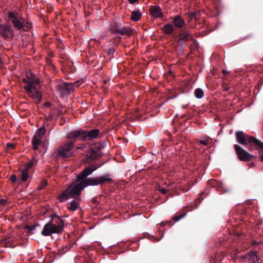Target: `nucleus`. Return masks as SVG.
Wrapping results in <instances>:
<instances>
[{
  "instance_id": "cd10ccee",
  "label": "nucleus",
  "mask_w": 263,
  "mask_h": 263,
  "mask_svg": "<svg viewBox=\"0 0 263 263\" xmlns=\"http://www.w3.org/2000/svg\"><path fill=\"white\" fill-rule=\"evenodd\" d=\"M203 91L200 88H196L194 91L195 96L198 98L200 99L203 96Z\"/></svg>"
},
{
  "instance_id": "864d4df0",
  "label": "nucleus",
  "mask_w": 263,
  "mask_h": 263,
  "mask_svg": "<svg viewBox=\"0 0 263 263\" xmlns=\"http://www.w3.org/2000/svg\"><path fill=\"white\" fill-rule=\"evenodd\" d=\"M250 165L251 166H254V164L253 162L251 163L250 164Z\"/></svg>"
},
{
  "instance_id": "603ef678",
  "label": "nucleus",
  "mask_w": 263,
  "mask_h": 263,
  "mask_svg": "<svg viewBox=\"0 0 263 263\" xmlns=\"http://www.w3.org/2000/svg\"><path fill=\"white\" fill-rule=\"evenodd\" d=\"M222 72L225 74L227 73V71L226 70H222Z\"/></svg>"
},
{
  "instance_id": "423d86ee",
  "label": "nucleus",
  "mask_w": 263,
  "mask_h": 263,
  "mask_svg": "<svg viewBox=\"0 0 263 263\" xmlns=\"http://www.w3.org/2000/svg\"><path fill=\"white\" fill-rule=\"evenodd\" d=\"M189 41L192 42L195 46L198 44L197 41L193 38L192 33L189 30L186 29L181 30L178 34L177 41L178 44L182 47H184Z\"/></svg>"
},
{
  "instance_id": "c85d7f7f",
  "label": "nucleus",
  "mask_w": 263,
  "mask_h": 263,
  "mask_svg": "<svg viewBox=\"0 0 263 263\" xmlns=\"http://www.w3.org/2000/svg\"><path fill=\"white\" fill-rule=\"evenodd\" d=\"M36 162V161L34 158L31 159V160L29 163L25 165L23 169L26 170L29 172V169L34 166Z\"/></svg>"
},
{
  "instance_id": "6ab92c4d",
  "label": "nucleus",
  "mask_w": 263,
  "mask_h": 263,
  "mask_svg": "<svg viewBox=\"0 0 263 263\" xmlns=\"http://www.w3.org/2000/svg\"><path fill=\"white\" fill-rule=\"evenodd\" d=\"M187 17L189 18V23L192 21V20H194L195 22L198 21L199 18L201 16V12L199 10H196L194 12H189L186 13Z\"/></svg>"
},
{
  "instance_id": "5fc2aeb1",
  "label": "nucleus",
  "mask_w": 263,
  "mask_h": 263,
  "mask_svg": "<svg viewBox=\"0 0 263 263\" xmlns=\"http://www.w3.org/2000/svg\"><path fill=\"white\" fill-rule=\"evenodd\" d=\"M200 199H203V198H202V197H201V196H200V197L199 198H198L197 200H199Z\"/></svg>"
},
{
  "instance_id": "79ce46f5",
  "label": "nucleus",
  "mask_w": 263,
  "mask_h": 263,
  "mask_svg": "<svg viewBox=\"0 0 263 263\" xmlns=\"http://www.w3.org/2000/svg\"><path fill=\"white\" fill-rule=\"evenodd\" d=\"M103 147V145L102 144H99L98 145H97L94 149L96 151V152H100Z\"/></svg>"
},
{
  "instance_id": "aec40b11",
  "label": "nucleus",
  "mask_w": 263,
  "mask_h": 263,
  "mask_svg": "<svg viewBox=\"0 0 263 263\" xmlns=\"http://www.w3.org/2000/svg\"><path fill=\"white\" fill-rule=\"evenodd\" d=\"M173 24L176 27L181 29L185 25V23L184 20L180 15H178L174 17Z\"/></svg>"
},
{
  "instance_id": "3c124183",
  "label": "nucleus",
  "mask_w": 263,
  "mask_h": 263,
  "mask_svg": "<svg viewBox=\"0 0 263 263\" xmlns=\"http://www.w3.org/2000/svg\"><path fill=\"white\" fill-rule=\"evenodd\" d=\"M261 243H262V241H259V242H255V241H254V242H253V245H259V244Z\"/></svg>"
},
{
  "instance_id": "1a4fd4ad",
  "label": "nucleus",
  "mask_w": 263,
  "mask_h": 263,
  "mask_svg": "<svg viewBox=\"0 0 263 263\" xmlns=\"http://www.w3.org/2000/svg\"><path fill=\"white\" fill-rule=\"evenodd\" d=\"M75 141L71 140L63 145L60 146L57 151V155L55 157L62 158H66L69 157V152L73 148Z\"/></svg>"
},
{
  "instance_id": "a878e982",
  "label": "nucleus",
  "mask_w": 263,
  "mask_h": 263,
  "mask_svg": "<svg viewBox=\"0 0 263 263\" xmlns=\"http://www.w3.org/2000/svg\"><path fill=\"white\" fill-rule=\"evenodd\" d=\"M42 141L41 139L36 138L35 137H33L32 140V148L34 150H37L38 149V146L42 144Z\"/></svg>"
},
{
  "instance_id": "ea45409f",
  "label": "nucleus",
  "mask_w": 263,
  "mask_h": 263,
  "mask_svg": "<svg viewBox=\"0 0 263 263\" xmlns=\"http://www.w3.org/2000/svg\"><path fill=\"white\" fill-rule=\"evenodd\" d=\"M10 180L13 183H14L16 181L18 182V179L17 178V176H16V175L15 174H13L11 176Z\"/></svg>"
},
{
  "instance_id": "a211bd4d",
  "label": "nucleus",
  "mask_w": 263,
  "mask_h": 263,
  "mask_svg": "<svg viewBox=\"0 0 263 263\" xmlns=\"http://www.w3.org/2000/svg\"><path fill=\"white\" fill-rule=\"evenodd\" d=\"M242 257L244 259H247L252 263H256L259 260L257 256V252L256 251H250L247 254H246Z\"/></svg>"
},
{
  "instance_id": "39448f33",
  "label": "nucleus",
  "mask_w": 263,
  "mask_h": 263,
  "mask_svg": "<svg viewBox=\"0 0 263 263\" xmlns=\"http://www.w3.org/2000/svg\"><path fill=\"white\" fill-rule=\"evenodd\" d=\"M9 21L15 29L21 31H28L31 28L30 23L17 11H10L8 13Z\"/></svg>"
},
{
  "instance_id": "bb28decb",
  "label": "nucleus",
  "mask_w": 263,
  "mask_h": 263,
  "mask_svg": "<svg viewBox=\"0 0 263 263\" xmlns=\"http://www.w3.org/2000/svg\"><path fill=\"white\" fill-rule=\"evenodd\" d=\"M46 131V129L45 127H41L36 130L34 135V137L41 139L43 136L45 134Z\"/></svg>"
},
{
  "instance_id": "2f4dec72",
  "label": "nucleus",
  "mask_w": 263,
  "mask_h": 263,
  "mask_svg": "<svg viewBox=\"0 0 263 263\" xmlns=\"http://www.w3.org/2000/svg\"><path fill=\"white\" fill-rule=\"evenodd\" d=\"M72 245H71L70 243L66 244L63 246L60 251H62V254L65 253L68 250H69L72 247Z\"/></svg>"
},
{
  "instance_id": "c03bdc74",
  "label": "nucleus",
  "mask_w": 263,
  "mask_h": 263,
  "mask_svg": "<svg viewBox=\"0 0 263 263\" xmlns=\"http://www.w3.org/2000/svg\"><path fill=\"white\" fill-rule=\"evenodd\" d=\"M161 223L162 226H165L167 224L170 226H172V224H174V222H172V221H166L165 222H162Z\"/></svg>"
},
{
  "instance_id": "4468645a",
  "label": "nucleus",
  "mask_w": 263,
  "mask_h": 263,
  "mask_svg": "<svg viewBox=\"0 0 263 263\" xmlns=\"http://www.w3.org/2000/svg\"><path fill=\"white\" fill-rule=\"evenodd\" d=\"M150 14L154 17L161 18L163 16L162 10L160 6L157 5H152L149 8Z\"/></svg>"
},
{
  "instance_id": "e433bc0d",
  "label": "nucleus",
  "mask_w": 263,
  "mask_h": 263,
  "mask_svg": "<svg viewBox=\"0 0 263 263\" xmlns=\"http://www.w3.org/2000/svg\"><path fill=\"white\" fill-rule=\"evenodd\" d=\"M16 145L13 143H8L7 144V151L8 149H13L15 148Z\"/></svg>"
},
{
  "instance_id": "ddd939ff",
  "label": "nucleus",
  "mask_w": 263,
  "mask_h": 263,
  "mask_svg": "<svg viewBox=\"0 0 263 263\" xmlns=\"http://www.w3.org/2000/svg\"><path fill=\"white\" fill-rule=\"evenodd\" d=\"M39 85H36L35 89H31V92H27L28 96L33 99L36 104H39L42 100V94L39 90Z\"/></svg>"
},
{
  "instance_id": "7c9ffc66",
  "label": "nucleus",
  "mask_w": 263,
  "mask_h": 263,
  "mask_svg": "<svg viewBox=\"0 0 263 263\" xmlns=\"http://www.w3.org/2000/svg\"><path fill=\"white\" fill-rule=\"evenodd\" d=\"M219 183L220 182H218L215 180H210L208 182V184L209 186L213 188H216L218 184H219Z\"/></svg>"
},
{
  "instance_id": "09e8293b",
  "label": "nucleus",
  "mask_w": 263,
  "mask_h": 263,
  "mask_svg": "<svg viewBox=\"0 0 263 263\" xmlns=\"http://www.w3.org/2000/svg\"><path fill=\"white\" fill-rule=\"evenodd\" d=\"M128 2L130 4H134V3H135L136 2H138L139 0H128Z\"/></svg>"
},
{
  "instance_id": "393cba45",
  "label": "nucleus",
  "mask_w": 263,
  "mask_h": 263,
  "mask_svg": "<svg viewBox=\"0 0 263 263\" xmlns=\"http://www.w3.org/2000/svg\"><path fill=\"white\" fill-rule=\"evenodd\" d=\"M132 33V30L130 29L128 27H120V29L119 30V31L118 32V34L124 35H130V34Z\"/></svg>"
},
{
  "instance_id": "f3484780",
  "label": "nucleus",
  "mask_w": 263,
  "mask_h": 263,
  "mask_svg": "<svg viewBox=\"0 0 263 263\" xmlns=\"http://www.w3.org/2000/svg\"><path fill=\"white\" fill-rule=\"evenodd\" d=\"M110 174H106L97 177L98 185L110 184L113 180L110 177Z\"/></svg>"
},
{
  "instance_id": "c9c22d12",
  "label": "nucleus",
  "mask_w": 263,
  "mask_h": 263,
  "mask_svg": "<svg viewBox=\"0 0 263 263\" xmlns=\"http://www.w3.org/2000/svg\"><path fill=\"white\" fill-rule=\"evenodd\" d=\"M184 216V214H180L179 215L175 216L173 218L172 220H173L174 222H177L180 219L183 218Z\"/></svg>"
},
{
  "instance_id": "f8f14e48",
  "label": "nucleus",
  "mask_w": 263,
  "mask_h": 263,
  "mask_svg": "<svg viewBox=\"0 0 263 263\" xmlns=\"http://www.w3.org/2000/svg\"><path fill=\"white\" fill-rule=\"evenodd\" d=\"M102 164L97 162L91 164L88 166L86 167L80 173V179H84L89 175H91L98 168L101 166Z\"/></svg>"
},
{
  "instance_id": "b1692460",
  "label": "nucleus",
  "mask_w": 263,
  "mask_h": 263,
  "mask_svg": "<svg viewBox=\"0 0 263 263\" xmlns=\"http://www.w3.org/2000/svg\"><path fill=\"white\" fill-rule=\"evenodd\" d=\"M142 13L139 10L132 12L130 18L133 21L136 22L140 20L141 18Z\"/></svg>"
},
{
  "instance_id": "9b49d317",
  "label": "nucleus",
  "mask_w": 263,
  "mask_h": 263,
  "mask_svg": "<svg viewBox=\"0 0 263 263\" xmlns=\"http://www.w3.org/2000/svg\"><path fill=\"white\" fill-rule=\"evenodd\" d=\"M0 35L8 41H10L14 35V30L9 25L0 24Z\"/></svg>"
},
{
  "instance_id": "4be33fe9",
  "label": "nucleus",
  "mask_w": 263,
  "mask_h": 263,
  "mask_svg": "<svg viewBox=\"0 0 263 263\" xmlns=\"http://www.w3.org/2000/svg\"><path fill=\"white\" fill-rule=\"evenodd\" d=\"M74 199L72 200L70 203L69 205L67 206V209L71 211H75L79 208V201L80 200H77L75 198Z\"/></svg>"
},
{
  "instance_id": "a19ab883",
  "label": "nucleus",
  "mask_w": 263,
  "mask_h": 263,
  "mask_svg": "<svg viewBox=\"0 0 263 263\" xmlns=\"http://www.w3.org/2000/svg\"><path fill=\"white\" fill-rule=\"evenodd\" d=\"M200 143L203 145L207 146L210 144V140H201L200 141Z\"/></svg>"
},
{
  "instance_id": "473e14b6",
  "label": "nucleus",
  "mask_w": 263,
  "mask_h": 263,
  "mask_svg": "<svg viewBox=\"0 0 263 263\" xmlns=\"http://www.w3.org/2000/svg\"><path fill=\"white\" fill-rule=\"evenodd\" d=\"M115 51L114 48H110L106 50V53L107 55L109 56L110 58H112L114 57V54Z\"/></svg>"
},
{
  "instance_id": "0eeeda50",
  "label": "nucleus",
  "mask_w": 263,
  "mask_h": 263,
  "mask_svg": "<svg viewBox=\"0 0 263 263\" xmlns=\"http://www.w3.org/2000/svg\"><path fill=\"white\" fill-rule=\"evenodd\" d=\"M22 82L27 84L23 88L27 92H31V89H35L36 85L40 84L39 79L35 77L31 72L26 73V78H23Z\"/></svg>"
},
{
  "instance_id": "58836bf2",
  "label": "nucleus",
  "mask_w": 263,
  "mask_h": 263,
  "mask_svg": "<svg viewBox=\"0 0 263 263\" xmlns=\"http://www.w3.org/2000/svg\"><path fill=\"white\" fill-rule=\"evenodd\" d=\"M90 202L92 204L98 205L99 204L100 201L98 200L97 197H94L90 200Z\"/></svg>"
},
{
  "instance_id": "c756f323",
  "label": "nucleus",
  "mask_w": 263,
  "mask_h": 263,
  "mask_svg": "<svg viewBox=\"0 0 263 263\" xmlns=\"http://www.w3.org/2000/svg\"><path fill=\"white\" fill-rule=\"evenodd\" d=\"M35 228V226L31 225H26L25 226V229H26L27 231V234L28 235H30L31 234H33L32 231H33Z\"/></svg>"
},
{
  "instance_id": "72a5a7b5",
  "label": "nucleus",
  "mask_w": 263,
  "mask_h": 263,
  "mask_svg": "<svg viewBox=\"0 0 263 263\" xmlns=\"http://www.w3.org/2000/svg\"><path fill=\"white\" fill-rule=\"evenodd\" d=\"M216 190L220 193H224L227 191L224 189L221 182L219 183V184H218V185L217 186Z\"/></svg>"
},
{
  "instance_id": "7ed1b4c3",
  "label": "nucleus",
  "mask_w": 263,
  "mask_h": 263,
  "mask_svg": "<svg viewBox=\"0 0 263 263\" xmlns=\"http://www.w3.org/2000/svg\"><path fill=\"white\" fill-rule=\"evenodd\" d=\"M64 220L62 219L56 213H53L51 216V219L44 225L41 232L42 235L48 236L52 234L61 233L63 231Z\"/></svg>"
},
{
  "instance_id": "f03ea898",
  "label": "nucleus",
  "mask_w": 263,
  "mask_h": 263,
  "mask_svg": "<svg viewBox=\"0 0 263 263\" xmlns=\"http://www.w3.org/2000/svg\"><path fill=\"white\" fill-rule=\"evenodd\" d=\"M237 142L248 146L249 151L255 149L258 150L259 156L263 161V143L255 137L245 135L243 132L239 131L236 133Z\"/></svg>"
},
{
  "instance_id": "de8ad7c7",
  "label": "nucleus",
  "mask_w": 263,
  "mask_h": 263,
  "mask_svg": "<svg viewBox=\"0 0 263 263\" xmlns=\"http://www.w3.org/2000/svg\"><path fill=\"white\" fill-rule=\"evenodd\" d=\"M223 87L225 91H228L229 90V87L227 84H224Z\"/></svg>"
},
{
  "instance_id": "9d476101",
  "label": "nucleus",
  "mask_w": 263,
  "mask_h": 263,
  "mask_svg": "<svg viewBox=\"0 0 263 263\" xmlns=\"http://www.w3.org/2000/svg\"><path fill=\"white\" fill-rule=\"evenodd\" d=\"M234 147L240 160L243 161H249L254 157L253 155L250 154L247 151L242 148L241 146L237 144H235Z\"/></svg>"
},
{
  "instance_id": "f257e3e1",
  "label": "nucleus",
  "mask_w": 263,
  "mask_h": 263,
  "mask_svg": "<svg viewBox=\"0 0 263 263\" xmlns=\"http://www.w3.org/2000/svg\"><path fill=\"white\" fill-rule=\"evenodd\" d=\"M80 173L77 176V180L73 181L63 192L60 194L58 198L60 202L71 198L80 199L82 191L88 186L98 185L97 177H87L80 179Z\"/></svg>"
},
{
  "instance_id": "37998d69",
  "label": "nucleus",
  "mask_w": 263,
  "mask_h": 263,
  "mask_svg": "<svg viewBox=\"0 0 263 263\" xmlns=\"http://www.w3.org/2000/svg\"><path fill=\"white\" fill-rule=\"evenodd\" d=\"M158 191L160 192L162 194H165L167 193V190L162 187L159 186Z\"/></svg>"
},
{
  "instance_id": "49530a36",
  "label": "nucleus",
  "mask_w": 263,
  "mask_h": 263,
  "mask_svg": "<svg viewBox=\"0 0 263 263\" xmlns=\"http://www.w3.org/2000/svg\"><path fill=\"white\" fill-rule=\"evenodd\" d=\"M97 155L98 159L101 157L103 156V153L102 152H97Z\"/></svg>"
},
{
  "instance_id": "dca6fc26",
  "label": "nucleus",
  "mask_w": 263,
  "mask_h": 263,
  "mask_svg": "<svg viewBox=\"0 0 263 263\" xmlns=\"http://www.w3.org/2000/svg\"><path fill=\"white\" fill-rule=\"evenodd\" d=\"M19 174L18 175V183L21 184L23 182H26L30 178L29 175V172L24 169H19Z\"/></svg>"
},
{
  "instance_id": "2eb2a0df",
  "label": "nucleus",
  "mask_w": 263,
  "mask_h": 263,
  "mask_svg": "<svg viewBox=\"0 0 263 263\" xmlns=\"http://www.w3.org/2000/svg\"><path fill=\"white\" fill-rule=\"evenodd\" d=\"M97 152L93 149L90 148L83 158V162L85 163H90L92 161L98 159Z\"/></svg>"
},
{
  "instance_id": "5701e85b",
  "label": "nucleus",
  "mask_w": 263,
  "mask_h": 263,
  "mask_svg": "<svg viewBox=\"0 0 263 263\" xmlns=\"http://www.w3.org/2000/svg\"><path fill=\"white\" fill-rule=\"evenodd\" d=\"M121 24L119 23L114 22L113 24L110 26V31L112 34H118Z\"/></svg>"
},
{
  "instance_id": "a18cd8bd",
  "label": "nucleus",
  "mask_w": 263,
  "mask_h": 263,
  "mask_svg": "<svg viewBox=\"0 0 263 263\" xmlns=\"http://www.w3.org/2000/svg\"><path fill=\"white\" fill-rule=\"evenodd\" d=\"M7 201L5 199H2L0 200V206L1 205H5L6 204Z\"/></svg>"
},
{
  "instance_id": "6e6552de",
  "label": "nucleus",
  "mask_w": 263,
  "mask_h": 263,
  "mask_svg": "<svg viewBox=\"0 0 263 263\" xmlns=\"http://www.w3.org/2000/svg\"><path fill=\"white\" fill-rule=\"evenodd\" d=\"M80 86V82L76 81L74 83H64L58 85V90L62 96L70 93L73 91L75 87Z\"/></svg>"
},
{
  "instance_id": "20e7f679",
  "label": "nucleus",
  "mask_w": 263,
  "mask_h": 263,
  "mask_svg": "<svg viewBox=\"0 0 263 263\" xmlns=\"http://www.w3.org/2000/svg\"><path fill=\"white\" fill-rule=\"evenodd\" d=\"M102 134L98 129L90 130L77 129L71 131L67 136L69 139L79 138L81 141H91L95 139L100 138Z\"/></svg>"
},
{
  "instance_id": "412c9836",
  "label": "nucleus",
  "mask_w": 263,
  "mask_h": 263,
  "mask_svg": "<svg viewBox=\"0 0 263 263\" xmlns=\"http://www.w3.org/2000/svg\"><path fill=\"white\" fill-rule=\"evenodd\" d=\"M162 30L165 34L170 35L173 33L175 28L172 24H167L164 25Z\"/></svg>"
},
{
  "instance_id": "f704fd0d",
  "label": "nucleus",
  "mask_w": 263,
  "mask_h": 263,
  "mask_svg": "<svg viewBox=\"0 0 263 263\" xmlns=\"http://www.w3.org/2000/svg\"><path fill=\"white\" fill-rule=\"evenodd\" d=\"M121 41V36H117L115 37L112 39V43L115 45L118 46L119 44H120V42Z\"/></svg>"
},
{
  "instance_id": "8fccbe9b",
  "label": "nucleus",
  "mask_w": 263,
  "mask_h": 263,
  "mask_svg": "<svg viewBox=\"0 0 263 263\" xmlns=\"http://www.w3.org/2000/svg\"><path fill=\"white\" fill-rule=\"evenodd\" d=\"M51 105V103L50 102H46L44 104V106H46V107H50Z\"/></svg>"
},
{
  "instance_id": "4c0bfd02",
  "label": "nucleus",
  "mask_w": 263,
  "mask_h": 263,
  "mask_svg": "<svg viewBox=\"0 0 263 263\" xmlns=\"http://www.w3.org/2000/svg\"><path fill=\"white\" fill-rule=\"evenodd\" d=\"M47 184V183L45 181H43L38 186L39 190H42L43 189Z\"/></svg>"
}]
</instances>
